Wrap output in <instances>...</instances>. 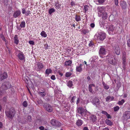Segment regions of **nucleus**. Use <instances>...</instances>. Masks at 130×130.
I'll use <instances>...</instances> for the list:
<instances>
[{"label":"nucleus","mask_w":130,"mask_h":130,"mask_svg":"<svg viewBox=\"0 0 130 130\" xmlns=\"http://www.w3.org/2000/svg\"><path fill=\"white\" fill-rule=\"evenodd\" d=\"M43 107L46 110L49 112H51L53 110V107L49 104L44 103L43 105Z\"/></svg>","instance_id":"nucleus-6"},{"label":"nucleus","mask_w":130,"mask_h":130,"mask_svg":"<svg viewBox=\"0 0 130 130\" xmlns=\"http://www.w3.org/2000/svg\"><path fill=\"white\" fill-rule=\"evenodd\" d=\"M76 98L75 96H73V97L72 99H71V101L72 102H74V101L75 100V99Z\"/></svg>","instance_id":"nucleus-48"},{"label":"nucleus","mask_w":130,"mask_h":130,"mask_svg":"<svg viewBox=\"0 0 130 130\" xmlns=\"http://www.w3.org/2000/svg\"><path fill=\"white\" fill-rule=\"evenodd\" d=\"M120 5L122 9H125L126 8L127 4L125 2L121 1L120 2Z\"/></svg>","instance_id":"nucleus-11"},{"label":"nucleus","mask_w":130,"mask_h":130,"mask_svg":"<svg viewBox=\"0 0 130 130\" xmlns=\"http://www.w3.org/2000/svg\"><path fill=\"white\" fill-rule=\"evenodd\" d=\"M98 58L97 56H93L92 57V60H91V64H92L91 66L92 67H93V66L92 64H93L94 62H95L96 61V60Z\"/></svg>","instance_id":"nucleus-15"},{"label":"nucleus","mask_w":130,"mask_h":130,"mask_svg":"<svg viewBox=\"0 0 130 130\" xmlns=\"http://www.w3.org/2000/svg\"><path fill=\"white\" fill-rule=\"evenodd\" d=\"M127 45L129 47H130V39H128L127 42Z\"/></svg>","instance_id":"nucleus-44"},{"label":"nucleus","mask_w":130,"mask_h":130,"mask_svg":"<svg viewBox=\"0 0 130 130\" xmlns=\"http://www.w3.org/2000/svg\"><path fill=\"white\" fill-rule=\"evenodd\" d=\"M106 116L108 118H111L109 114L107 113V114L106 115Z\"/></svg>","instance_id":"nucleus-58"},{"label":"nucleus","mask_w":130,"mask_h":130,"mask_svg":"<svg viewBox=\"0 0 130 130\" xmlns=\"http://www.w3.org/2000/svg\"><path fill=\"white\" fill-rule=\"evenodd\" d=\"M18 57L19 59L21 60H23L25 58L24 55L22 52H21L18 54Z\"/></svg>","instance_id":"nucleus-12"},{"label":"nucleus","mask_w":130,"mask_h":130,"mask_svg":"<svg viewBox=\"0 0 130 130\" xmlns=\"http://www.w3.org/2000/svg\"><path fill=\"white\" fill-rule=\"evenodd\" d=\"M30 11L29 10L27 11L26 12V15L27 16L28 15L30 14Z\"/></svg>","instance_id":"nucleus-55"},{"label":"nucleus","mask_w":130,"mask_h":130,"mask_svg":"<svg viewBox=\"0 0 130 130\" xmlns=\"http://www.w3.org/2000/svg\"><path fill=\"white\" fill-rule=\"evenodd\" d=\"M123 117L124 120H127L130 118V111H125L123 114Z\"/></svg>","instance_id":"nucleus-8"},{"label":"nucleus","mask_w":130,"mask_h":130,"mask_svg":"<svg viewBox=\"0 0 130 130\" xmlns=\"http://www.w3.org/2000/svg\"><path fill=\"white\" fill-rule=\"evenodd\" d=\"M82 64H80V66H77L76 67V70L78 72H80L82 71V68L81 66Z\"/></svg>","instance_id":"nucleus-27"},{"label":"nucleus","mask_w":130,"mask_h":130,"mask_svg":"<svg viewBox=\"0 0 130 130\" xmlns=\"http://www.w3.org/2000/svg\"><path fill=\"white\" fill-rule=\"evenodd\" d=\"M55 11V9L53 8H52L50 9L49 11V13L50 14H51L52 13Z\"/></svg>","instance_id":"nucleus-36"},{"label":"nucleus","mask_w":130,"mask_h":130,"mask_svg":"<svg viewBox=\"0 0 130 130\" xmlns=\"http://www.w3.org/2000/svg\"><path fill=\"white\" fill-rule=\"evenodd\" d=\"M73 85L72 82L70 81H69L67 84V85L70 88Z\"/></svg>","instance_id":"nucleus-32"},{"label":"nucleus","mask_w":130,"mask_h":130,"mask_svg":"<svg viewBox=\"0 0 130 130\" xmlns=\"http://www.w3.org/2000/svg\"><path fill=\"white\" fill-rule=\"evenodd\" d=\"M5 88L4 89H7L9 88V85L8 84V85H5Z\"/></svg>","instance_id":"nucleus-57"},{"label":"nucleus","mask_w":130,"mask_h":130,"mask_svg":"<svg viewBox=\"0 0 130 130\" xmlns=\"http://www.w3.org/2000/svg\"><path fill=\"white\" fill-rule=\"evenodd\" d=\"M102 113L103 114L105 115H106L107 114V112L106 111H102Z\"/></svg>","instance_id":"nucleus-56"},{"label":"nucleus","mask_w":130,"mask_h":130,"mask_svg":"<svg viewBox=\"0 0 130 130\" xmlns=\"http://www.w3.org/2000/svg\"><path fill=\"white\" fill-rule=\"evenodd\" d=\"M102 84L104 86V88L106 89H108L109 88V86L105 83L104 81L102 82Z\"/></svg>","instance_id":"nucleus-29"},{"label":"nucleus","mask_w":130,"mask_h":130,"mask_svg":"<svg viewBox=\"0 0 130 130\" xmlns=\"http://www.w3.org/2000/svg\"><path fill=\"white\" fill-rule=\"evenodd\" d=\"M115 51L116 54L119 55L120 53V50L119 46L118 45H116L115 46Z\"/></svg>","instance_id":"nucleus-10"},{"label":"nucleus","mask_w":130,"mask_h":130,"mask_svg":"<svg viewBox=\"0 0 130 130\" xmlns=\"http://www.w3.org/2000/svg\"><path fill=\"white\" fill-rule=\"evenodd\" d=\"M51 78L52 79L54 80L55 79V77L54 75H52L51 77Z\"/></svg>","instance_id":"nucleus-49"},{"label":"nucleus","mask_w":130,"mask_h":130,"mask_svg":"<svg viewBox=\"0 0 130 130\" xmlns=\"http://www.w3.org/2000/svg\"><path fill=\"white\" fill-rule=\"evenodd\" d=\"M89 8V6L87 5H85L84 6V10L85 12H86L87 11H88Z\"/></svg>","instance_id":"nucleus-42"},{"label":"nucleus","mask_w":130,"mask_h":130,"mask_svg":"<svg viewBox=\"0 0 130 130\" xmlns=\"http://www.w3.org/2000/svg\"><path fill=\"white\" fill-rule=\"evenodd\" d=\"M25 21L22 22L20 24V26L21 28H24L25 27Z\"/></svg>","instance_id":"nucleus-35"},{"label":"nucleus","mask_w":130,"mask_h":130,"mask_svg":"<svg viewBox=\"0 0 130 130\" xmlns=\"http://www.w3.org/2000/svg\"><path fill=\"white\" fill-rule=\"evenodd\" d=\"M64 110L66 111H69L70 109V105L69 104H66V106L64 107Z\"/></svg>","instance_id":"nucleus-23"},{"label":"nucleus","mask_w":130,"mask_h":130,"mask_svg":"<svg viewBox=\"0 0 130 130\" xmlns=\"http://www.w3.org/2000/svg\"><path fill=\"white\" fill-rule=\"evenodd\" d=\"M83 130H89L88 128L87 127H85L83 128Z\"/></svg>","instance_id":"nucleus-63"},{"label":"nucleus","mask_w":130,"mask_h":130,"mask_svg":"<svg viewBox=\"0 0 130 130\" xmlns=\"http://www.w3.org/2000/svg\"><path fill=\"white\" fill-rule=\"evenodd\" d=\"M40 35L44 37H46L47 35L44 31H42Z\"/></svg>","instance_id":"nucleus-33"},{"label":"nucleus","mask_w":130,"mask_h":130,"mask_svg":"<svg viewBox=\"0 0 130 130\" xmlns=\"http://www.w3.org/2000/svg\"><path fill=\"white\" fill-rule=\"evenodd\" d=\"M39 94L41 96L43 97L45 96L46 93L44 92H40Z\"/></svg>","instance_id":"nucleus-38"},{"label":"nucleus","mask_w":130,"mask_h":130,"mask_svg":"<svg viewBox=\"0 0 130 130\" xmlns=\"http://www.w3.org/2000/svg\"><path fill=\"white\" fill-rule=\"evenodd\" d=\"M52 71L51 69H47L45 71V74L48 75L49 74L52 73Z\"/></svg>","instance_id":"nucleus-28"},{"label":"nucleus","mask_w":130,"mask_h":130,"mask_svg":"<svg viewBox=\"0 0 130 130\" xmlns=\"http://www.w3.org/2000/svg\"><path fill=\"white\" fill-rule=\"evenodd\" d=\"M51 123L53 125L56 126H59L61 125V123L60 122L56 121L54 119H53L51 120Z\"/></svg>","instance_id":"nucleus-9"},{"label":"nucleus","mask_w":130,"mask_h":130,"mask_svg":"<svg viewBox=\"0 0 130 130\" xmlns=\"http://www.w3.org/2000/svg\"><path fill=\"white\" fill-rule=\"evenodd\" d=\"M119 109V107L118 106H116V107H114V110L115 111H118Z\"/></svg>","instance_id":"nucleus-40"},{"label":"nucleus","mask_w":130,"mask_h":130,"mask_svg":"<svg viewBox=\"0 0 130 130\" xmlns=\"http://www.w3.org/2000/svg\"><path fill=\"white\" fill-rule=\"evenodd\" d=\"M106 37V34L105 33L101 32L99 34L97 39L98 40L102 41L105 39Z\"/></svg>","instance_id":"nucleus-7"},{"label":"nucleus","mask_w":130,"mask_h":130,"mask_svg":"<svg viewBox=\"0 0 130 130\" xmlns=\"http://www.w3.org/2000/svg\"><path fill=\"white\" fill-rule=\"evenodd\" d=\"M122 60H123V63L125 64V61H126V58L125 57V54H124V53H123V56L122 57Z\"/></svg>","instance_id":"nucleus-30"},{"label":"nucleus","mask_w":130,"mask_h":130,"mask_svg":"<svg viewBox=\"0 0 130 130\" xmlns=\"http://www.w3.org/2000/svg\"><path fill=\"white\" fill-rule=\"evenodd\" d=\"M114 99V98L113 97H111L110 96H108L106 98V102H108L109 101H112Z\"/></svg>","instance_id":"nucleus-20"},{"label":"nucleus","mask_w":130,"mask_h":130,"mask_svg":"<svg viewBox=\"0 0 130 130\" xmlns=\"http://www.w3.org/2000/svg\"><path fill=\"white\" fill-rule=\"evenodd\" d=\"M72 63V61L70 60L66 61L64 63V65L66 66H69Z\"/></svg>","instance_id":"nucleus-25"},{"label":"nucleus","mask_w":130,"mask_h":130,"mask_svg":"<svg viewBox=\"0 0 130 130\" xmlns=\"http://www.w3.org/2000/svg\"><path fill=\"white\" fill-rule=\"evenodd\" d=\"M93 102L94 104L96 105H98L100 104L99 100L97 98H95L93 100Z\"/></svg>","instance_id":"nucleus-18"},{"label":"nucleus","mask_w":130,"mask_h":130,"mask_svg":"<svg viewBox=\"0 0 130 130\" xmlns=\"http://www.w3.org/2000/svg\"><path fill=\"white\" fill-rule=\"evenodd\" d=\"M29 121H30L31 120V117L30 116H28L27 117Z\"/></svg>","instance_id":"nucleus-59"},{"label":"nucleus","mask_w":130,"mask_h":130,"mask_svg":"<svg viewBox=\"0 0 130 130\" xmlns=\"http://www.w3.org/2000/svg\"><path fill=\"white\" fill-rule=\"evenodd\" d=\"M6 116L7 117L12 119L14 117L15 113V109L13 108H10L9 111H5Z\"/></svg>","instance_id":"nucleus-1"},{"label":"nucleus","mask_w":130,"mask_h":130,"mask_svg":"<svg viewBox=\"0 0 130 130\" xmlns=\"http://www.w3.org/2000/svg\"><path fill=\"white\" fill-rule=\"evenodd\" d=\"M7 77L8 75L7 73L6 72H4L1 75L0 78L1 80V81H2L7 78Z\"/></svg>","instance_id":"nucleus-16"},{"label":"nucleus","mask_w":130,"mask_h":130,"mask_svg":"<svg viewBox=\"0 0 130 130\" xmlns=\"http://www.w3.org/2000/svg\"><path fill=\"white\" fill-rule=\"evenodd\" d=\"M75 20L76 21L78 22L81 20L80 17L79 15H76L75 16Z\"/></svg>","instance_id":"nucleus-31"},{"label":"nucleus","mask_w":130,"mask_h":130,"mask_svg":"<svg viewBox=\"0 0 130 130\" xmlns=\"http://www.w3.org/2000/svg\"><path fill=\"white\" fill-rule=\"evenodd\" d=\"M89 90L90 92H92V89L91 87L90 86H89Z\"/></svg>","instance_id":"nucleus-53"},{"label":"nucleus","mask_w":130,"mask_h":130,"mask_svg":"<svg viewBox=\"0 0 130 130\" xmlns=\"http://www.w3.org/2000/svg\"><path fill=\"white\" fill-rule=\"evenodd\" d=\"M39 129L41 130H44V127L43 126H41L39 127Z\"/></svg>","instance_id":"nucleus-60"},{"label":"nucleus","mask_w":130,"mask_h":130,"mask_svg":"<svg viewBox=\"0 0 130 130\" xmlns=\"http://www.w3.org/2000/svg\"><path fill=\"white\" fill-rule=\"evenodd\" d=\"M23 106L25 107L27 106V103L26 101H24L23 103Z\"/></svg>","instance_id":"nucleus-43"},{"label":"nucleus","mask_w":130,"mask_h":130,"mask_svg":"<svg viewBox=\"0 0 130 130\" xmlns=\"http://www.w3.org/2000/svg\"><path fill=\"white\" fill-rule=\"evenodd\" d=\"M124 100H122L121 101H119L118 104L120 105H122L124 102Z\"/></svg>","instance_id":"nucleus-41"},{"label":"nucleus","mask_w":130,"mask_h":130,"mask_svg":"<svg viewBox=\"0 0 130 130\" xmlns=\"http://www.w3.org/2000/svg\"><path fill=\"white\" fill-rule=\"evenodd\" d=\"M107 14L106 13L104 12L103 13L102 15V18L104 19H106L107 17Z\"/></svg>","instance_id":"nucleus-34"},{"label":"nucleus","mask_w":130,"mask_h":130,"mask_svg":"<svg viewBox=\"0 0 130 130\" xmlns=\"http://www.w3.org/2000/svg\"><path fill=\"white\" fill-rule=\"evenodd\" d=\"M106 57V59L109 63L113 65H115L116 64V60L113 56L109 54Z\"/></svg>","instance_id":"nucleus-3"},{"label":"nucleus","mask_w":130,"mask_h":130,"mask_svg":"<svg viewBox=\"0 0 130 130\" xmlns=\"http://www.w3.org/2000/svg\"><path fill=\"white\" fill-rule=\"evenodd\" d=\"M98 12L101 13H103L105 10V8L103 7H98Z\"/></svg>","instance_id":"nucleus-17"},{"label":"nucleus","mask_w":130,"mask_h":130,"mask_svg":"<svg viewBox=\"0 0 130 130\" xmlns=\"http://www.w3.org/2000/svg\"><path fill=\"white\" fill-rule=\"evenodd\" d=\"M37 66V70L38 71H40L41 70V69H42L43 68V66L42 63L38 62V63Z\"/></svg>","instance_id":"nucleus-14"},{"label":"nucleus","mask_w":130,"mask_h":130,"mask_svg":"<svg viewBox=\"0 0 130 130\" xmlns=\"http://www.w3.org/2000/svg\"><path fill=\"white\" fill-rule=\"evenodd\" d=\"M44 45L45 47V49L46 50L48 49V44H44Z\"/></svg>","instance_id":"nucleus-52"},{"label":"nucleus","mask_w":130,"mask_h":130,"mask_svg":"<svg viewBox=\"0 0 130 130\" xmlns=\"http://www.w3.org/2000/svg\"><path fill=\"white\" fill-rule=\"evenodd\" d=\"M38 104L39 105H41L42 104L43 101L41 100H39L38 101Z\"/></svg>","instance_id":"nucleus-51"},{"label":"nucleus","mask_w":130,"mask_h":130,"mask_svg":"<svg viewBox=\"0 0 130 130\" xmlns=\"http://www.w3.org/2000/svg\"><path fill=\"white\" fill-rule=\"evenodd\" d=\"M22 12L23 14H24L26 13L25 9L24 8L22 9Z\"/></svg>","instance_id":"nucleus-50"},{"label":"nucleus","mask_w":130,"mask_h":130,"mask_svg":"<svg viewBox=\"0 0 130 130\" xmlns=\"http://www.w3.org/2000/svg\"><path fill=\"white\" fill-rule=\"evenodd\" d=\"M14 42L16 44H18L19 42V40L18 39V36L17 35H15L14 37Z\"/></svg>","instance_id":"nucleus-21"},{"label":"nucleus","mask_w":130,"mask_h":130,"mask_svg":"<svg viewBox=\"0 0 130 130\" xmlns=\"http://www.w3.org/2000/svg\"><path fill=\"white\" fill-rule=\"evenodd\" d=\"M30 44L34 45V42L32 41H29L28 42Z\"/></svg>","instance_id":"nucleus-46"},{"label":"nucleus","mask_w":130,"mask_h":130,"mask_svg":"<svg viewBox=\"0 0 130 130\" xmlns=\"http://www.w3.org/2000/svg\"><path fill=\"white\" fill-rule=\"evenodd\" d=\"M21 14V12L20 10H17L14 12L13 14V17L16 18L20 16Z\"/></svg>","instance_id":"nucleus-13"},{"label":"nucleus","mask_w":130,"mask_h":130,"mask_svg":"<svg viewBox=\"0 0 130 130\" xmlns=\"http://www.w3.org/2000/svg\"><path fill=\"white\" fill-rule=\"evenodd\" d=\"M114 2L115 5L117 6H118V0H114Z\"/></svg>","instance_id":"nucleus-47"},{"label":"nucleus","mask_w":130,"mask_h":130,"mask_svg":"<svg viewBox=\"0 0 130 130\" xmlns=\"http://www.w3.org/2000/svg\"><path fill=\"white\" fill-rule=\"evenodd\" d=\"M109 34H113V33L117 29L116 25L112 24L106 27Z\"/></svg>","instance_id":"nucleus-2"},{"label":"nucleus","mask_w":130,"mask_h":130,"mask_svg":"<svg viewBox=\"0 0 130 130\" xmlns=\"http://www.w3.org/2000/svg\"><path fill=\"white\" fill-rule=\"evenodd\" d=\"M80 99L79 98H78L77 100V102H76V104H77L78 103H79V102H80Z\"/></svg>","instance_id":"nucleus-62"},{"label":"nucleus","mask_w":130,"mask_h":130,"mask_svg":"<svg viewBox=\"0 0 130 130\" xmlns=\"http://www.w3.org/2000/svg\"><path fill=\"white\" fill-rule=\"evenodd\" d=\"M55 8L57 9H59L60 8L61 5L59 4V2L58 1L55 3Z\"/></svg>","instance_id":"nucleus-22"},{"label":"nucleus","mask_w":130,"mask_h":130,"mask_svg":"<svg viewBox=\"0 0 130 130\" xmlns=\"http://www.w3.org/2000/svg\"><path fill=\"white\" fill-rule=\"evenodd\" d=\"M102 130H109V129L107 128V127H105L104 129H103Z\"/></svg>","instance_id":"nucleus-64"},{"label":"nucleus","mask_w":130,"mask_h":130,"mask_svg":"<svg viewBox=\"0 0 130 130\" xmlns=\"http://www.w3.org/2000/svg\"><path fill=\"white\" fill-rule=\"evenodd\" d=\"M83 123V121L81 120H77L76 122V124L78 126H80Z\"/></svg>","instance_id":"nucleus-24"},{"label":"nucleus","mask_w":130,"mask_h":130,"mask_svg":"<svg viewBox=\"0 0 130 130\" xmlns=\"http://www.w3.org/2000/svg\"><path fill=\"white\" fill-rule=\"evenodd\" d=\"M90 26L92 28H93L95 26V24L94 23H92L91 24Z\"/></svg>","instance_id":"nucleus-61"},{"label":"nucleus","mask_w":130,"mask_h":130,"mask_svg":"<svg viewBox=\"0 0 130 130\" xmlns=\"http://www.w3.org/2000/svg\"><path fill=\"white\" fill-rule=\"evenodd\" d=\"M87 111L86 110L84 109L83 108L80 107L78 108L77 109V112L80 114L82 116H85L87 114Z\"/></svg>","instance_id":"nucleus-4"},{"label":"nucleus","mask_w":130,"mask_h":130,"mask_svg":"<svg viewBox=\"0 0 130 130\" xmlns=\"http://www.w3.org/2000/svg\"><path fill=\"white\" fill-rule=\"evenodd\" d=\"M107 50H106L103 46H101L99 52L100 57L101 58H103L104 57L103 56L106 55L107 53Z\"/></svg>","instance_id":"nucleus-5"},{"label":"nucleus","mask_w":130,"mask_h":130,"mask_svg":"<svg viewBox=\"0 0 130 130\" xmlns=\"http://www.w3.org/2000/svg\"><path fill=\"white\" fill-rule=\"evenodd\" d=\"M90 120L93 122H95L96 121L97 118L95 116L92 115L90 117Z\"/></svg>","instance_id":"nucleus-19"},{"label":"nucleus","mask_w":130,"mask_h":130,"mask_svg":"<svg viewBox=\"0 0 130 130\" xmlns=\"http://www.w3.org/2000/svg\"><path fill=\"white\" fill-rule=\"evenodd\" d=\"M105 0H98V2L100 4H102L105 2Z\"/></svg>","instance_id":"nucleus-45"},{"label":"nucleus","mask_w":130,"mask_h":130,"mask_svg":"<svg viewBox=\"0 0 130 130\" xmlns=\"http://www.w3.org/2000/svg\"><path fill=\"white\" fill-rule=\"evenodd\" d=\"M93 43L91 42L89 44V46L93 47Z\"/></svg>","instance_id":"nucleus-54"},{"label":"nucleus","mask_w":130,"mask_h":130,"mask_svg":"<svg viewBox=\"0 0 130 130\" xmlns=\"http://www.w3.org/2000/svg\"><path fill=\"white\" fill-rule=\"evenodd\" d=\"M82 32L84 34H85L88 32L89 30H88L84 29L82 30Z\"/></svg>","instance_id":"nucleus-39"},{"label":"nucleus","mask_w":130,"mask_h":130,"mask_svg":"<svg viewBox=\"0 0 130 130\" xmlns=\"http://www.w3.org/2000/svg\"><path fill=\"white\" fill-rule=\"evenodd\" d=\"M72 75V73L70 72H66V76L67 77H69L71 76Z\"/></svg>","instance_id":"nucleus-37"},{"label":"nucleus","mask_w":130,"mask_h":130,"mask_svg":"<svg viewBox=\"0 0 130 130\" xmlns=\"http://www.w3.org/2000/svg\"><path fill=\"white\" fill-rule=\"evenodd\" d=\"M106 124L108 125L111 126L112 125V122L110 120H106L105 121Z\"/></svg>","instance_id":"nucleus-26"}]
</instances>
